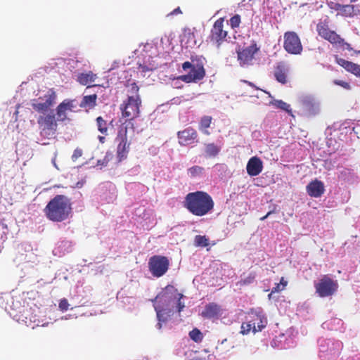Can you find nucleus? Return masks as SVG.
Listing matches in <instances>:
<instances>
[{
    "label": "nucleus",
    "mask_w": 360,
    "mask_h": 360,
    "mask_svg": "<svg viewBox=\"0 0 360 360\" xmlns=\"http://www.w3.org/2000/svg\"><path fill=\"white\" fill-rule=\"evenodd\" d=\"M183 295L172 285H167L155 298L154 307L158 315L160 313H180L184 308L181 302Z\"/></svg>",
    "instance_id": "1"
},
{
    "label": "nucleus",
    "mask_w": 360,
    "mask_h": 360,
    "mask_svg": "<svg viewBox=\"0 0 360 360\" xmlns=\"http://www.w3.org/2000/svg\"><path fill=\"white\" fill-rule=\"evenodd\" d=\"M184 206L194 215L202 217L214 207L212 197L203 191H196L188 193L185 198Z\"/></svg>",
    "instance_id": "2"
},
{
    "label": "nucleus",
    "mask_w": 360,
    "mask_h": 360,
    "mask_svg": "<svg viewBox=\"0 0 360 360\" xmlns=\"http://www.w3.org/2000/svg\"><path fill=\"white\" fill-rule=\"evenodd\" d=\"M71 212V202L66 196L63 195H56L44 208L46 217L51 221L57 222L68 219Z\"/></svg>",
    "instance_id": "3"
},
{
    "label": "nucleus",
    "mask_w": 360,
    "mask_h": 360,
    "mask_svg": "<svg viewBox=\"0 0 360 360\" xmlns=\"http://www.w3.org/2000/svg\"><path fill=\"white\" fill-rule=\"evenodd\" d=\"M115 143V162L120 164L127 159L130 150L131 142L128 139L127 127L122 126L119 128Z\"/></svg>",
    "instance_id": "4"
},
{
    "label": "nucleus",
    "mask_w": 360,
    "mask_h": 360,
    "mask_svg": "<svg viewBox=\"0 0 360 360\" xmlns=\"http://www.w3.org/2000/svg\"><path fill=\"white\" fill-rule=\"evenodd\" d=\"M184 70H190L186 75H181L179 79L187 83L196 82L205 75V71L202 64L198 63L185 62L182 65Z\"/></svg>",
    "instance_id": "5"
},
{
    "label": "nucleus",
    "mask_w": 360,
    "mask_h": 360,
    "mask_svg": "<svg viewBox=\"0 0 360 360\" xmlns=\"http://www.w3.org/2000/svg\"><path fill=\"white\" fill-rule=\"evenodd\" d=\"M141 103L139 95H129L127 101L121 105L122 116L128 120L137 117L140 112Z\"/></svg>",
    "instance_id": "6"
},
{
    "label": "nucleus",
    "mask_w": 360,
    "mask_h": 360,
    "mask_svg": "<svg viewBox=\"0 0 360 360\" xmlns=\"http://www.w3.org/2000/svg\"><path fill=\"white\" fill-rule=\"evenodd\" d=\"M259 47L257 46L255 41H252L249 46L237 50L238 61L240 66L245 67L252 64L255 55L259 51Z\"/></svg>",
    "instance_id": "7"
},
{
    "label": "nucleus",
    "mask_w": 360,
    "mask_h": 360,
    "mask_svg": "<svg viewBox=\"0 0 360 360\" xmlns=\"http://www.w3.org/2000/svg\"><path fill=\"white\" fill-rule=\"evenodd\" d=\"M169 264V260L165 257L153 256L149 259L148 267L154 276L160 277L167 272Z\"/></svg>",
    "instance_id": "8"
},
{
    "label": "nucleus",
    "mask_w": 360,
    "mask_h": 360,
    "mask_svg": "<svg viewBox=\"0 0 360 360\" xmlns=\"http://www.w3.org/2000/svg\"><path fill=\"white\" fill-rule=\"evenodd\" d=\"M338 287V283L327 276H324L315 283L316 291L321 297H328L335 293Z\"/></svg>",
    "instance_id": "9"
},
{
    "label": "nucleus",
    "mask_w": 360,
    "mask_h": 360,
    "mask_svg": "<svg viewBox=\"0 0 360 360\" xmlns=\"http://www.w3.org/2000/svg\"><path fill=\"white\" fill-rule=\"evenodd\" d=\"M285 50L291 54H300L302 51V46L297 34L294 32H287L284 34Z\"/></svg>",
    "instance_id": "10"
},
{
    "label": "nucleus",
    "mask_w": 360,
    "mask_h": 360,
    "mask_svg": "<svg viewBox=\"0 0 360 360\" xmlns=\"http://www.w3.org/2000/svg\"><path fill=\"white\" fill-rule=\"evenodd\" d=\"M56 97L55 92L49 91L43 97L33 100L32 101V105L34 109L39 112H45L53 105Z\"/></svg>",
    "instance_id": "11"
},
{
    "label": "nucleus",
    "mask_w": 360,
    "mask_h": 360,
    "mask_svg": "<svg viewBox=\"0 0 360 360\" xmlns=\"http://www.w3.org/2000/svg\"><path fill=\"white\" fill-rule=\"evenodd\" d=\"M224 20L222 18L218 19L214 22L213 28L212 29V40L215 41L217 46H219L227 36L226 31L223 30Z\"/></svg>",
    "instance_id": "12"
},
{
    "label": "nucleus",
    "mask_w": 360,
    "mask_h": 360,
    "mask_svg": "<svg viewBox=\"0 0 360 360\" xmlns=\"http://www.w3.org/2000/svg\"><path fill=\"white\" fill-rule=\"evenodd\" d=\"M179 143L181 146H188L195 142L197 133L192 128H186L177 134Z\"/></svg>",
    "instance_id": "13"
},
{
    "label": "nucleus",
    "mask_w": 360,
    "mask_h": 360,
    "mask_svg": "<svg viewBox=\"0 0 360 360\" xmlns=\"http://www.w3.org/2000/svg\"><path fill=\"white\" fill-rule=\"evenodd\" d=\"M306 191L309 196L312 198H319L325 192V186L322 181L314 179L307 184Z\"/></svg>",
    "instance_id": "14"
},
{
    "label": "nucleus",
    "mask_w": 360,
    "mask_h": 360,
    "mask_svg": "<svg viewBox=\"0 0 360 360\" xmlns=\"http://www.w3.org/2000/svg\"><path fill=\"white\" fill-rule=\"evenodd\" d=\"M317 31L319 34L328 40L332 44H341L343 42V39L336 34L334 31L330 30L327 27L323 25H318Z\"/></svg>",
    "instance_id": "15"
},
{
    "label": "nucleus",
    "mask_w": 360,
    "mask_h": 360,
    "mask_svg": "<svg viewBox=\"0 0 360 360\" xmlns=\"http://www.w3.org/2000/svg\"><path fill=\"white\" fill-rule=\"evenodd\" d=\"M263 169V162L258 157L251 158L246 166L247 173L252 176L259 174Z\"/></svg>",
    "instance_id": "16"
},
{
    "label": "nucleus",
    "mask_w": 360,
    "mask_h": 360,
    "mask_svg": "<svg viewBox=\"0 0 360 360\" xmlns=\"http://www.w3.org/2000/svg\"><path fill=\"white\" fill-rule=\"evenodd\" d=\"M74 100L66 99L63 101L57 108V115L60 120H65L67 118L68 112L73 110L75 105Z\"/></svg>",
    "instance_id": "17"
},
{
    "label": "nucleus",
    "mask_w": 360,
    "mask_h": 360,
    "mask_svg": "<svg viewBox=\"0 0 360 360\" xmlns=\"http://www.w3.org/2000/svg\"><path fill=\"white\" fill-rule=\"evenodd\" d=\"M299 101L302 105L304 110L305 109H310V105L314 106V111L319 110V103L318 101L311 95H302L299 98Z\"/></svg>",
    "instance_id": "18"
},
{
    "label": "nucleus",
    "mask_w": 360,
    "mask_h": 360,
    "mask_svg": "<svg viewBox=\"0 0 360 360\" xmlns=\"http://www.w3.org/2000/svg\"><path fill=\"white\" fill-rule=\"evenodd\" d=\"M338 63L347 71L352 72L356 77H360V65L342 58L337 59Z\"/></svg>",
    "instance_id": "19"
},
{
    "label": "nucleus",
    "mask_w": 360,
    "mask_h": 360,
    "mask_svg": "<svg viewBox=\"0 0 360 360\" xmlns=\"http://www.w3.org/2000/svg\"><path fill=\"white\" fill-rule=\"evenodd\" d=\"M181 43L186 47L192 46L195 44V40L193 33L190 30H185L181 37Z\"/></svg>",
    "instance_id": "20"
},
{
    "label": "nucleus",
    "mask_w": 360,
    "mask_h": 360,
    "mask_svg": "<svg viewBox=\"0 0 360 360\" xmlns=\"http://www.w3.org/2000/svg\"><path fill=\"white\" fill-rule=\"evenodd\" d=\"M96 77V75L89 72L87 73H82L78 76L77 81L82 85H88L93 82Z\"/></svg>",
    "instance_id": "21"
},
{
    "label": "nucleus",
    "mask_w": 360,
    "mask_h": 360,
    "mask_svg": "<svg viewBox=\"0 0 360 360\" xmlns=\"http://www.w3.org/2000/svg\"><path fill=\"white\" fill-rule=\"evenodd\" d=\"M288 281L285 279L284 277H282L280 282L275 285V286L272 288L271 292L269 294V299L271 298L273 293L279 292L284 290L288 285Z\"/></svg>",
    "instance_id": "22"
},
{
    "label": "nucleus",
    "mask_w": 360,
    "mask_h": 360,
    "mask_svg": "<svg viewBox=\"0 0 360 360\" xmlns=\"http://www.w3.org/2000/svg\"><path fill=\"white\" fill-rule=\"evenodd\" d=\"M97 99V96L96 94L90 95V96H85L83 98V101L81 103L82 107L85 108H93L96 105Z\"/></svg>",
    "instance_id": "23"
},
{
    "label": "nucleus",
    "mask_w": 360,
    "mask_h": 360,
    "mask_svg": "<svg viewBox=\"0 0 360 360\" xmlns=\"http://www.w3.org/2000/svg\"><path fill=\"white\" fill-rule=\"evenodd\" d=\"M286 73L287 70L284 68L280 65L278 66L275 72V77L278 82L285 84L287 82Z\"/></svg>",
    "instance_id": "24"
},
{
    "label": "nucleus",
    "mask_w": 360,
    "mask_h": 360,
    "mask_svg": "<svg viewBox=\"0 0 360 360\" xmlns=\"http://www.w3.org/2000/svg\"><path fill=\"white\" fill-rule=\"evenodd\" d=\"M220 151V147L214 143H209L205 146V153L208 157H215Z\"/></svg>",
    "instance_id": "25"
},
{
    "label": "nucleus",
    "mask_w": 360,
    "mask_h": 360,
    "mask_svg": "<svg viewBox=\"0 0 360 360\" xmlns=\"http://www.w3.org/2000/svg\"><path fill=\"white\" fill-rule=\"evenodd\" d=\"M222 310L217 304L211 303L208 304L205 309V315H214L216 314L222 313Z\"/></svg>",
    "instance_id": "26"
},
{
    "label": "nucleus",
    "mask_w": 360,
    "mask_h": 360,
    "mask_svg": "<svg viewBox=\"0 0 360 360\" xmlns=\"http://www.w3.org/2000/svg\"><path fill=\"white\" fill-rule=\"evenodd\" d=\"M194 245L196 247H206L209 245V239L205 236H195Z\"/></svg>",
    "instance_id": "27"
},
{
    "label": "nucleus",
    "mask_w": 360,
    "mask_h": 360,
    "mask_svg": "<svg viewBox=\"0 0 360 360\" xmlns=\"http://www.w3.org/2000/svg\"><path fill=\"white\" fill-rule=\"evenodd\" d=\"M270 103L277 108H280V109L283 110L288 112H291L290 105L283 102L281 100H274Z\"/></svg>",
    "instance_id": "28"
},
{
    "label": "nucleus",
    "mask_w": 360,
    "mask_h": 360,
    "mask_svg": "<svg viewBox=\"0 0 360 360\" xmlns=\"http://www.w3.org/2000/svg\"><path fill=\"white\" fill-rule=\"evenodd\" d=\"M203 168L199 166H193L188 169V174L191 177H196L202 174Z\"/></svg>",
    "instance_id": "29"
},
{
    "label": "nucleus",
    "mask_w": 360,
    "mask_h": 360,
    "mask_svg": "<svg viewBox=\"0 0 360 360\" xmlns=\"http://www.w3.org/2000/svg\"><path fill=\"white\" fill-rule=\"evenodd\" d=\"M98 129L102 134H106L108 131V127L106 122L101 117H98L96 119Z\"/></svg>",
    "instance_id": "30"
},
{
    "label": "nucleus",
    "mask_w": 360,
    "mask_h": 360,
    "mask_svg": "<svg viewBox=\"0 0 360 360\" xmlns=\"http://www.w3.org/2000/svg\"><path fill=\"white\" fill-rule=\"evenodd\" d=\"M212 118L210 117H205L201 120L200 122V129L205 133L208 134L207 129L210 127L211 124Z\"/></svg>",
    "instance_id": "31"
},
{
    "label": "nucleus",
    "mask_w": 360,
    "mask_h": 360,
    "mask_svg": "<svg viewBox=\"0 0 360 360\" xmlns=\"http://www.w3.org/2000/svg\"><path fill=\"white\" fill-rule=\"evenodd\" d=\"M342 11V15L345 16H351L353 11H354V7L352 6H342V8L340 9Z\"/></svg>",
    "instance_id": "32"
},
{
    "label": "nucleus",
    "mask_w": 360,
    "mask_h": 360,
    "mask_svg": "<svg viewBox=\"0 0 360 360\" xmlns=\"http://www.w3.org/2000/svg\"><path fill=\"white\" fill-rule=\"evenodd\" d=\"M240 23V17L239 15H235L230 19V25L232 28L239 27Z\"/></svg>",
    "instance_id": "33"
},
{
    "label": "nucleus",
    "mask_w": 360,
    "mask_h": 360,
    "mask_svg": "<svg viewBox=\"0 0 360 360\" xmlns=\"http://www.w3.org/2000/svg\"><path fill=\"white\" fill-rule=\"evenodd\" d=\"M139 86L135 84L132 83L128 86V91L131 93V95H139Z\"/></svg>",
    "instance_id": "34"
},
{
    "label": "nucleus",
    "mask_w": 360,
    "mask_h": 360,
    "mask_svg": "<svg viewBox=\"0 0 360 360\" xmlns=\"http://www.w3.org/2000/svg\"><path fill=\"white\" fill-rule=\"evenodd\" d=\"M82 155V151L81 149L77 148L74 150V153L72 155V160L75 162Z\"/></svg>",
    "instance_id": "35"
},
{
    "label": "nucleus",
    "mask_w": 360,
    "mask_h": 360,
    "mask_svg": "<svg viewBox=\"0 0 360 360\" xmlns=\"http://www.w3.org/2000/svg\"><path fill=\"white\" fill-rule=\"evenodd\" d=\"M69 304L66 300H60L59 303V308L61 309L62 312L66 311L68 309Z\"/></svg>",
    "instance_id": "36"
},
{
    "label": "nucleus",
    "mask_w": 360,
    "mask_h": 360,
    "mask_svg": "<svg viewBox=\"0 0 360 360\" xmlns=\"http://www.w3.org/2000/svg\"><path fill=\"white\" fill-rule=\"evenodd\" d=\"M110 158H111V155L107 154L102 161H101V160L98 161V165H101V166L106 165L107 163L108 162V161L110 160Z\"/></svg>",
    "instance_id": "37"
},
{
    "label": "nucleus",
    "mask_w": 360,
    "mask_h": 360,
    "mask_svg": "<svg viewBox=\"0 0 360 360\" xmlns=\"http://www.w3.org/2000/svg\"><path fill=\"white\" fill-rule=\"evenodd\" d=\"M334 83L337 85H339V86H342L343 88L345 89H349V84L346 82H344V81H341V80H335L334 82Z\"/></svg>",
    "instance_id": "38"
},
{
    "label": "nucleus",
    "mask_w": 360,
    "mask_h": 360,
    "mask_svg": "<svg viewBox=\"0 0 360 360\" xmlns=\"http://www.w3.org/2000/svg\"><path fill=\"white\" fill-rule=\"evenodd\" d=\"M304 111L308 115H314L319 112V111L314 110V106L312 105H310V109H305Z\"/></svg>",
    "instance_id": "39"
},
{
    "label": "nucleus",
    "mask_w": 360,
    "mask_h": 360,
    "mask_svg": "<svg viewBox=\"0 0 360 360\" xmlns=\"http://www.w3.org/2000/svg\"><path fill=\"white\" fill-rule=\"evenodd\" d=\"M330 4H331L330 7H331L332 8L335 9V10H340V9L342 8V6H341V5H340V4H333V3H331Z\"/></svg>",
    "instance_id": "40"
},
{
    "label": "nucleus",
    "mask_w": 360,
    "mask_h": 360,
    "mask_svg": "<svg viewBox=\"0 0 360 360\" xmlns=\"http://www.w3.org/2000/svg\"><path fill=\"white\" fill-rule=\"evenodd\" d=\"M181 10L179 8H177L176 9H174L171 13L170 15H176V14H178V13H181Z\"/></svg>",
    "instance_id": "41"
},
{
    "label": "nucleus",
    "mask_w": 360,
    "mask_h": 360,
    "mask_svg": "<svg viewBox=\"0 0 360 360\" xmlns=\"http://www.w3.org/2000/svg\"><path fill=\"white\" fill-rule=\"evenodd\" d=\"M141 71L142 72H146V71H148V70H152L155 68H146L145 66H141Z\"/></svg>",
    "instance_id": "42"
},
{
    "label": "nucleus",
    "mask_w": 360,
    "mask_h": 360,
    "mask_svg": "<svg viewBox=\"0 0 360 360\" xmlns=\"http://www.w3.org/2000/svg\"><path fill=\"white\" fill-rule=\"evenodd\" d=\"M52 164L56 169H59V168L56 162V156L52 159Z\"/></svg>",
    "instance_id": "43"
},
{
    "label": "nucleus",
    "mask_w": 360,
    "mask_h": 360,
    "mask_svg": "<svg viewBox=\"0 0 360 360\" xmlns=\"http://www.w3.org/2000/svg\"><path fill=\"white\" fill-rule=\"evenodd\" d=\"M98 139L101 143H103L105 142V136H98Z\"/></svg>",
    "instance_id": "44"
},
{
    "label": "nucleus",
    "mask_w": 360,
    "mask_h": 360,
    "mask_svg": "<svg viewBox=\"0 0 360 360\" xmlns=\"http://www.w3.org/2000/svg\"><path fill=\"white\" fill-rule=\"evenodd\" d=\"M271 214V212H269L265 216L262 217L261 218V220H264L266 219L269 215Z\"/></svg>",
    "instance_id": "45"
},
{
    "label": "nucleus",
    "mask_w": 360,
    "mask_h": 360,
    "mask_svg": "<svg viewBox=\"0 0 360 360\" xmlns=\"http://www.w3.org/2000/svg\"><path fill=\"white\" fill-rule=\"evenodd\" d=\"M352 2H355L357 0H350Z\"/></svg>",
    "instance_id": "46"
},
{
    "label": "nucleus",
    "mask_w": 360,
    "mask_h": 360,
    "mask_svg": "<svg viewBox=\"0 0 360 360\" xmlns=\"http://www.w3.org/2000/svg\"><path fill=\"white\" fill-rule=\"evenodd\" d=\"M345 44L347 46V47L349 48V44Z\"/></svg>",
    "instance_id": "47"
}]
</instances>
